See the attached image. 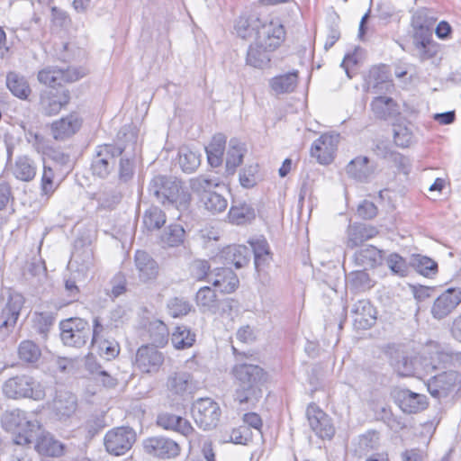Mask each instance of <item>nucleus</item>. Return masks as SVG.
I'll use <instances>...</instances> for the list:
<instances>
[{
    "label": "nucleus",
    "instance_id": "13",
    "mask_svg": "<svg viewBox=\"0 0 461 461\" xmlns=\"http://www.w3.org/2000/svg\"><path fill=\"white\" fill-rule=\"evenodd\" d=\"M23 303L24 298L21 294L11 293L9 294L0 316V332L3 333V336L7 335L16 324Z\"/></svg>",
    "mask_w": 461,
    "mask_h": 461
},
{
    "label": "nucleus",
    "instance_id": "40",
    "mask_svg": "<svg viewBox=\"0 0 461 461\" xmlns=\"http://www.w3.org/2000/svg\"><path fill=\"white\" fill-rule=\"evenodd\" d=\"M6 86L12 94L20 99H27L31 94V88L27 80L15 72L8 73Z\"/></svg>",
    "mask_w": 461,
    "mask_h": 461
},
{
    "label": "nucleus",
    "instance_id": "28",
    "mask_svg": "<svg viewBox=\"0 0 461 461\" xmlns=\"http://www.w3.org/2000/svg\"><path fill=\"white\" fill-rule=\"evenodd\" d=\"M7 420L9 426L13 429H17L18 430H25L29 429L30 431H34L35 429L40 430L41 429L40 422L36 419H33V415L32 413H28L20 409L12 411L7 415Z\"/></svg>",
    "mask_w": 461,
    "mask_h": 461
},
{
    "label": "nucleus",
    "instance_id": "24",
    "mask_svg": "<svg viewBox=\"0 0 461 461\" xmlns=\"http://www.w3.org/2000/svg\"><path fill=\"white\" fill-rule=\"evenodd\" d=\"M397 399L400 408L406 413H416L427 407V397L409 389L401 390Z\"/></svg>",
    "mask_w": 461,
    "mask_h": 461
},
{
    "label": "nucleus",
    "instance_id": "36",
    "mask_svg": "<svg viewBox=\"0 0 461 461\" xmlns=\"http://www.w3.org/2000/svg\"><path fill=\"white\" fill-rule=\"evenodd\" d=\"M226 144V137L216 134L212 137L211 143L205 148L207 159L212 167H219L222 162V156Z\"/></svg>",
    "mask_w": 461,
    "mask_h": 461
},
{
    "label": "nucleus",
    "instance_id": "60",
    "mask_svg": "<svg viewBox=\"0 0 461 461\" xmlns=\"http://www.w3.org/2000/svg\"><path fill=\"white\" fill-rule=\"evenodd\" d=\"M95 345L98 347L99 354L107 359L115 357L120 352L119 344L114 340L102 339Z\"/></svg>",
    "mask_w": 461,
    "mask_h": 461
},
{
    "label": "nucleus",
    "instance_id": "17",
    "mask_svg": "<svg viewBox=\"0 0 461 461\" xmlns=\"http://www.w3.org/2000/svg\"><path fill=\"white\" fill-rule=\"evenodd\" d=\"M134 266L138 278L142 283L154 281L158 276L159 266L158 262L144 250L135 252Z\"/></svg>",
    "mask_w": 461,
    "mask_h": 461
},
{
    "label": "nucleus",
    "instance_id": "57",
    "mask_svg": "<svg viewBox=\"0 0 461 461\" xmlns=\"http://www.w3.org/2000/svg\"><path fill=\"white\" fill-rule=\"evenodd\" d=\"M71 264L77 265V271L85 273L93 267V254L89 249H84L81 254H72Z\"/></svg>",
    "mask_w": 461,
    "mask_h": 461
},
{
    "label": "nucleus",
    "instance_id": "32",
    "mask_svg": "<svg viewBox=\"0 0 461 461\" xmlns=\"http://www.w3.org/2000/svg\"><path fill=\"white\" fill-rule=\"evenodd\" d=\"M256 217V212L252 205L247 203H233L228 212L230 222L236 225H243L251 222Z\"/></svg>",
    "mask_w": 461,
    "mask_h": 461
},
{
    "label": "nucleus",
    "instance_id": "10",
    "mask_svg": "<svg viewBox=\"0 0 461 461\" xmlns=\"http://www.w3.org/2000/svg\"><path fill=\"white\" fill-rule=\"evenodd\" d=\"M339 141V134L327 132L322 134L312 145L311 156L320 164L328 165L332 162Z\"/></svg>",
    "mask_w": 461,
    "mask_h": 461
},
{
    "label": "nucleus",
    "instance_id": "43",
    "mask_svg": "<svg viewBox=\"0 0 461 461\" xmlns=\"http://www.w3.org/2000/svg\"><path fill=\"white\" fill-rule=\"evenodd\" d=\"M194 341L195 334L186 326L176 327L171 336V343L176 349L189 348Z\"/></svg>",
    "mask_w": 461,
    "mask_h": 461
},
{
    "label": "nucleus",
    "instance_id": "29",
    "mask_svg": "<svg viewBox=\"0 0 461 461\" xmlns=\"http://www.w3.org/2000/svg\"><path fill=\"white\" fill-rule=\"evenodd\" d=\"M251 250L243 245L229 246L222 251V258L229 265H233L236 268H241L249 262Z\"/></svg>",
    "mask_w": 461,
    "mask_h": 461
},
{
    "label": "nucleus",
    "instance_id": "16",
    "mask_svg": "<svg viewBox=\"0 0 461 461\" xmlns=\"http://www.w3.org/2000/svg\"><path fill=\"white\" fill-rule=\"evenodd\" d=\"M285 32L284 26L274 21L263 22L260 30L258 31V42L268 50H276L285 40Z\"/></svg>",
    "mask_w": 461,
    "mask_h": 461
},
{
    "label": "nucleus",
    "instance_id": "44",
    "mask_svg": "<svg viewBox=\"0 0 461 461\" xmlns=\"http://www.w3.org/2000/svg\"><path fill=\"white\" fill-rule=\"evenodd\" d=\"M166 222L164 212L157 207L151 206L147 209L142 217V223L148 230H156L160 229Z\"/></svg>",
    "mask_w": 461,
    "mask_h": 461
},
{
    "label": "nucleus",
    "instance_id": "23",
    "mask_svg": "<svg viewBox=\"0 0 461 461\" xmlns=\"http://www.w3.org/2000/svg\"><path fill=\"white\" fill-rule=\"evenodd\" d=\"M167 388L171 395L184 397L194 388L193 377L185 371L174 372L167 377Z\"/></svg>",
    "mask_w": 461,
    "mask_h": 461
},
{
    "label": "nucleus",
    "instance_id": "19",
    "mask_svg": "<svg viewBox=\"0 0 461 461\" xmlns=\"http://www.w3.org/2000/svg\"><path fill=\"white\" fill-rule=\"evenodd\" d=\"M351 312L355 325L358 329L366 330L375 324L376 311L368 300L362 299L353 304Z\"/></svg>",
    "mask_w": 461,
    "mask_h": 461
},
{
    "label": "nucleus",
    "instance_id": "52",
    "mask_svg": "<svg viewBox=\"0 0 461 461\" xmlns=\"http://www.w3.org/2000/svg\"><path fill=\"white\" fill-rule=\"evenodd\" d=\"M62 68L57 67H47L38 73V80L46 86L55 89L56 86H60V78L62 77Z\"/></svg>",
    "mask_w": 461,
    "mask_h": 461
},
{
    "label": "nucleus",
    "instance_id": "31",
    "mask_svg": "<svg viewBox=\"0 0 461 461\" xmlns=\"http://www.w3.org/2000/svg\"><path fill=\"white\" fill-rule=\"evenodd\" d=\"M274 50L267 49L256 39V42L250 45L248 50L247 64L257 68H262L270 62V52Z\"/></svg>",
    "mask_w": 461,
    "mask_h": 461
},
{
    "label": "nucleus",
    "instance_id": "56",
    "mask_svg": "<svg viewBox=\"0 0 461 461\" xmlns=\"http://www.w3.org/2000/svg\"><path fill=\"white\" fill-rule=\"evenodd\" d=\"M413 264L417 271L424 276H433L438 270V264L428 257L418 256Z\"/></svg>",
    "mask_w": 461,
    "mask_h": 461
},
{
    "label": "nucleus",
    "instance_id": "12",
    "mask_svg": "<svg viewBox=\"0 0 461 461\" xmlns=\"http://www.w3.org/2000/svg\"><path fill=\"white\" fill-rule=\"evenodd\" d=\"M122 151L123 148L120 146L99 147L92 162L93 174L102 178L107 176L115 163V157L122 155Z\"/></svg>",
    "mask_w": 461,
    "mask_h": 461
},
{
    "label": "nucleus",
    "instance_id": "3",
    "mask_svg": "<svg viewBox=\"0 0 461 461\" xmlns=\"http://www.w3.org/2000/svg\"><path fill=\"white\" fill-rule=\"evenodd\" d=\"M3 393L10 399L29 398L41 401L46 396L43 384L28 374L16 375L3 384Z\"/></svg>",
    "mask_w": 461,
    "mask_h": 461
},
{
    "label": "nucleus",
    "instance_id": "63",
    "mask_svg": "<svg viewBox=\"0 0 461 461\" xmlns=\"http://www.w3.org/2000/svg\"><path fill=\"white\" fill-rule=\"evenodd\" d=\"M413 29V45L414 44H423L430 41H434L432 40V29L428 26H420V25H411Z\"/></svg>",
    "mask_w": 461,
    "mask_h": 461
},
{
    "label": "nucleus",
    "instance_id": "58",
    "mask_svg": "<svg viewBox=\"0 0 461 461\" xmlns=\"http://www.w3.org/2000/svg\"><path fill=\"white\" fill-rule=\"evenodd\" d=\"M258 165L246 166L240 172V183L245 188L253 187L257 184Z\"/></svg>",
    "mask_w": 461,
    "mask_h": 461
},
{
    "label": "nucleus",
    "instance_id": "14",
    "mask_svg": "<svg viewBox=\"0 0 461 461\" xmlns=\"http://www.w3.org/2000/svg\"><path fill=\"white\" fill-rule=\"evenodd\" d=\"M309 425L321 438H331L335 429L329 416L315 404H310L306 410Z\"/></svg>",
    "mask_w": 461,
    "mask_h": 461
},
{
    "label": "nucleus",
    "instance_id": "30",
    "mask_svg": "<svg viewBox=\"0 0 461 461\" xmlns=\"http://www.w3.org/2000/svg\"><path fill=\"white\" fill-rule=\"evenodd\" d=\"M262 21L256 14L240 15L235 23V31L239 37L249 39L258 37V31L260 30Z\"/></svg>",
    "mask_w": 461,
    "mask_h": 461
},
{
    "label": "nucleus",
    "instance_id": "33",
    "mask_svg": "<svg viewBox=\"0 0 461 461\" xmlns=\"http://www.w3.org/2000/svg\"><path fill=\"white\" fill-rule=\"evenodd\" d=\"M195 303L203 312L215 313L219 309L217 295L210 286H203L197 291Z\"/></svg>",
    "mask_w": 461,
    "mask_h": 461
},
{
    "label": "nucleus",
    "instance_id": "45",
    "mask_svg": "<svg viewBox=\"0 0 461 461\" xmlns=\"http://www.w3.org/2000/svg\"><path fill=\"white\" fill-rule=\"evenodd\" d=\"M185 233L181 225L171 224L164 230L160 236V241L164 246L177 247L184 242Z\"/></svg>",
    "mask_w": 461,
    "mask_h": 461
},
{
    "label": "nucleus",
    "instance_id": "11",
    "mask_svg": "<svg viewBox=\"0 0 461 461\" xmlns=\"http://www.w3.org/2000/svg\"><path fill=\"white\" fill-rule=\"evenodd\" d=\"M164 355L154 346H141L136 352L135 366L142 373H158L164 363Z\"/></svg>",
    "mask_w": 461,
    "mask_h": 461
},
{
    "label": "nucleus",
    "instance_id": "6",
    "mask_svg": "<svg viewBox=\"0 0 461 461\" xmlns=\"http://www.w3.org/2000/svg\"><path fill=\"white\" fill-rule=\"evenodd\" d=\"M426 384L430 395L441 400L461 387V374L455 370L444 371L429 378Z\"/></svg>",
    "mask_w": 461,
    "mask_h": 461
},
{
    "label": "nucleus",
    "instance_id": "62",
    "mask_svg": "<svg viewBox=\"0 0 461 461\" xmlns=\"http://www.w3.org/2000/svg\"><path fill=\"white\" fill-rule=\"evenodd\" d=\"M210 265L206 260H194L190 267V273L194 279L201 281L209 277Z\"/></svg>",
    "mask_w": 461,
    "mask_h": 461
},
{
    "label": "nucleus",
    "instance_id": "5",
    "mask_svg": "<svg viewBox=\"0 0 461 461\" xmlns=\"http://www.w3.org/2000/svg\"><path fill=\"white\" fill-rule=\"evenodd\" d=\"M60 338L66 346L82 348L90 335L88 322L81 318H70L60 322Z\"/></svg>",
    "mask_w": 461,
    "mask_h": 461
},
{
    "label": "nucleus",
    "instance_id": "34",
    "mask_svg": "<svg viewBox=\"0 0 461 461\" xmlns=\"http://www.w3.org/2000/svg\"><path fill=\"white\" fill-rule=\"evenodd\" d=\"M387 77L384 68H372L367 78L368 89L375 94L389 92L393 84Z\"/></svg>",
    "mask_w": 461,
    "mask_h": 461
},
{
    "label": "nucleus",
    "instance_id": "22",
    "mask_svg": "<svg viewBox=\"0 0 461 461\" xmlns=\"http://www.w3.org/2000/svg\"><path fill=\"white\" fill-rule=\"evenodd\" d=\"M157 424L164 429L176 431L185 437L190 436L194 430L189 420L169 412L159 414Z\"/></svg>",
    "mask_w": 461,
    "mask_h": 461
},
{
    "label": "nucleus",
    "instance_id": "42",
    "mask_svg": "<svg viewBox=\"0 0 461 461\" xmlns=\"http://www.w3.org/2000/svg\"><path fill=\"white\" fill-rule=\"evenodd\" d=\"M254 253V264L258 271L270 261L269 246L265 239H256L250 242Z\"/></svg>",
    "mask_w": 461,
    "mask_h": 461
},
{
    "label": "nucleus",
    "instance_id": "8",
    "mask_svg": "<svg viewBox=\"0 0 461 461\" xmlns=\"http://www.w3.org/2000/svg\"><path fill=\"white\" fill-rule=\"evenodd\" d=\"M142 447L146 454L160 459L176 458L181 452V447L176 441L163 436L145 438Z\"/></svg>",
    "mask_w": 461,
    "mask_h": 461
},
{
    "label": "nucleus",
    "instance_id": "20",
    "mask_svg": "<svg viewBox=\"0 0 461 461\" xmlns=\"http://www.w3.org/2000/svg\"><path fill=\"white\" fill-rule=\"evenodd\" d=\"M208 282L224 294L234 292L240 284L237 275L228 267L217 268L213 273H210Z\"/></svg>",
    "mask_w": 461,
    "mask_h": 461
},
{
    "label": "nucleus",
    "instance_id": "15",
    "mask_svg": "<svg viewBox=\"0 0 461 461\" xmlns=\"http://www.w3.org/2000/svg\"><path fill=\"white\" fill-rule=\"evenodd\" d=\"M461 303V289L448 288L443 292L431 307V314L437 320H442L449 315Z\"/></svg>",
    "mask_w": 461,
    "mask_h": 461
},
{
    "label": "nucleus",
    "instance_id": "25",
    "mask_svg": "<svg viewBox=\"0 0 461 461\" xmlns=\"http://www.w3.org/2000/svg\"><path fill=\"white\" fill-rule=\"evenodd\" d=\"M35 449L41 455L59 456L63 454V445L56 440L52 435L40 429L37 433Z\"/></svg>",
    "mask_w": 461,
    "mask_h": 461
},
{
    "label": "nucleus",
    "instance_id": "51",
    "mask_svg": "<svg viewBox=\"0 0 461 461\" xmlns=\"http://www.w3.org/2000/svg\"><path fill=\"white\" fill-rule=\"evenodd\" d=\"M149 338L154 347H162L167 342L168 330L164 322L154 321L149 326Z\"/></svg>",
    "mask_w": 461,
    "mask_h": 461
},
{
    "label": "nucleus",
    "instance_id": "54",
    "mask_svg": "<svg viewBox=\"0 0 461 461\" xmlns=\"http://www.w3.org/2000/svg\"><path fill=\"white\" fill-rule=\"evenodd\" d=\"M387 267L390 270L399 276H406L408 275L409 267L406 260L397 253L390 254L386 258Z\"/></svg>",
    "mask_w": 461,
    "mask_h": 461
},
{
    "label": "nucleus",
    "instance_id": "4",
    "mask_svg": "<svg viewBox=\"0 0 461 461\" xmlns=\"http://www.w3.org/2000/svg\"><path fill=\"white\" fill-rule=\"evenodd\" d=\"M137 440L136 431L129 426H120L109 429L104 438L107 453L114 456L125 455Z\"/></svg>",
    "mask_w": 461,
    "mask_h": 461
},
{
    "label": "nucleus",
    "instance_id": "9",
    "mask_svg": "<svg viewBox=\"0 0 461 461\" xmlns=\"http://www.w3.org/2000/svg\"><path fill=\"white\" fill-rule=\"evenodd\" d=\"M69 92L64 88L41 91L40 95L39 111L46 116L55 115L69 103Z\"/></svg>",
    "mask_w": 461,
    "mask_h": 461
},
{
    "label": "nucleus",
    "instance_id": "37",
    "mask_svg": "<svg viewBox=\"0 0 461 461\" xmlns=\"http://www.w3.org/2000/svg\"><path fill=\"white\" fill-rule=\"evenodd\" d=\"M37 167L32 159L27 156L19 157L14 166V176L24 182L32 181L36 176Z\"/></svg>",
    "mask_w": 461,
    "mask_h": 461
},
{
    "label": "nucleus",
    "instance_id": "48",
    "mask_svg": "<svg viewBox=\"0 0 461 461\" xmlns=\"http://www.w3.org/2000/svg\"><path fill=\"white\" fill-rule=\"evenodd\" d=\"M18 356L21 360L26 363H36L41 352L38 345L32 340H23L18 347Z\"/></svg>",
    "mask_w": 461,
    "mask_h": 461
},
{
    "label": "nucleus",
    "instance_id": "61",
    "mask_svg": "<svg viewBox=\"0 0 461 461\" xmlns=\"http://www.w3.org/2000/svg\"><path fill=\"white\" fill-rule=\"evenodd\" d=\"M416 55L422 61L432 59L438 51V45L435 41L423 44H414Z\"/></svg>",
    "mask_w": 461,
    "mask_h": 461
},
{
    "label": "nucleus",
    "instance_id": "49",
    "mask_svg": "<svg viewBox=\"0 0 461 461\" xmlns=\"http://www.w3.org/2000/svg\"><path fill=\"white\" fill-rule=\"evenodd\" d=\"M58 186L59 183L55 180L54 169L50 165L44 164L41 180V194L49 198Z\"/></svg>",
    "mask_w": 461,
    "mask_h": 461
},
{
    "label": "nucleus",
    "instance_id": "35",
    "mask_svg": "<svg viewBox=\"0 0 461 461\" xmlns=\"http://www.w3.org/2000/svg\"><path fill=\"white\" fill-rule=\"evenodd\" d=\"M246 153L245 145L237 139L229 141V149L226 155V169L233 174L236 168L241 164Z\"/></svg>",
    "mask_w": 461,
    "mask_h": 461
},
{
    "label": "nucleus",
    "instance_id": "18",
    "mask_svg": "<svg viewBox=\"0 0 461 461\" xmlns=\"http://www.w3.org/2000/svg\"><path fill=\"white\" fill-rule=\"evenodd\" d=\"M50 408L59 420H67L77 411V397L70 392L57 391Z\"/></svg>",
    "mask_w": 461,
    "mask_h": 461
},
{
    "label": "nucleus",
    "instance_id": "53",
    "mask_svg": "<svg viewBox=\"0 0 461 461\" xmlns=\"http://www.w3.org/2000/svg\"><path fill=\"white\" fill-rule=\"evenodd\" d=\"M437 21L435 12L428 8H419L413 14L411 18V25H422L433 28L434 23Z\"/></svg>",
    "mask_w": 461,
    "mask_h": 461
},
{
    "label": "nucleus",
    "instance_id": "55",
    "mask_svg": "<svg viewBox=\"0 0 461 461\" xmlns=\"http://www.w3.org/2000/svg\"><path fill=\"white\" fill-rule=\"evenodd\" d=\"M393 140L395 144L402 148H406L412 142V131L405 125H393Z\"/></svg>",
    "mask_w": 461,
    "mask_h": 461
},
{
    "label": "nucleus",
    "instance_id": "26",
    "mask_svg": "<svg viewBox=\"0 0 461 461\" xmlns=\"http://www.w3.org/2000/svg\"><path fill=\"white\" fill-rule=\"evenodd\" d=\"M80 125L81 122L77 114H69L61 118L51 125L53 138L57 140H65L75 134Z\"/></svg>",
    "mask_w": 461,
    "mask_h": 461
},
{
    "label": "nucleus",
    "instance_id": "38",
    "mask_svg": "<svg viewBox=\"0 0 461 461\" xmlns=\"http://www.w3.org/2000/svg\"><path fill=\"white\" fill-rule=\"evenodd\" d=\"M298 81V72L293 71L276 76L270 80V86L276 94L293 92Z\"/></svg>",
    "mask_w": 461,
    "mask_h": 461
},
{
    "label": "nucleus",
    "instance_id": "46",
    "mask_svg": "<svg viewBox=\"0 0 461 461\" xmlns=\"http://www.w3.org/2000/svg\"><path fill=\"white\" fill-rule=\"evenodd\" d=\"M367 163L368 158L366 157L357 158L347 166V172L359 181H366L372 172Z\"/></svg>",
    "mask_w": 461,
    "mask_h": 461
},
{
    "label": "nucleus",
    "instance_id": "7",
    "mask_svg": "<svg viewBox=\"0 0 461 461\" xmlns=\"http://www.w3.org/2000/svg\"><path fill=\"white\" fill-rule=\"evenodd\" d=\"M192 411L195 423L203 430L214 429L220 420V406L210 398H200L195 401Z\"/></svg>",
    "mask_w": 461,
    "mask_h": 461
},
{
    "label": "nucleus",
    "instance_id": "59",
    "mask_svg": "<svg viewBox=\"0 0 461 461\" xmlns=\"http://www.w3.org/2000/svg\"><path fill=\"white\" fill-rule=\"evenodd\" d=\"M169 313L173 317L186 315L192 308V305L183 298H173L167 304Z\"/></svg>",
    "mask_w": 461,
    "mask_h": 461
},
{
    "label": "nucleus",
    "instance_id": "2",
    "mask_svg": "<svg viewBox=\"0 0 461 461\" xmlns=\"http://www.w3.org/2000/svg\"><path fill=\"white\" fill-rule=\"evenodd\" d=\"M148 189L158 203L177 210L185 209L191 200L182 183L173 176H156L150 180Z\"/></svg>",
    "mask_w": 461,
    "mask_h": 461
},
{
    "label": "nucleus",
    "instance_id": "64",
    "mask_svg": "<svg viewBox=\"0 0 461 461\" xmlns=\"http://www.w3.org/2000/svg\"><path fill=\"white\" fill-rule=\"evenodd\" d=\"M217 185V183L203 176H199L190 180L191 189L196 193L205 194V192H212L210 189Z\"/></svg>",
    "mask_w": 461,
    "mask_h": 461
},
{
    "label": "nucleus",
    "instance_id": "39",
    "mask_svg": "<svg viewBox=\"0 0 461 461\" xmlns=\"http://www.w3.org/2000/svg\"><path fill=\"white\" fill-rule=\"evenodd\" d=\"M371 108L377 118L384 120L398 113L395 102L393 98L387 96L375 97L371 103Z\"/></svg>",
    "mask_w": 461,
    "mask_h": 461
},
{
    "label": "nucleus",
    "instance_id": "41",
    "mask_svg": "<svg viewBox=\"0 0 461 461\" xmlns=\"http://www.w3.org/2000/svg\"><path fill=\"white\" fill-rule=\"evenodd\" d=\"M178 163L184 172L192 173L201 164V155L189 147H181L178 151Z\"/></svg>",
    "mask_w": 461,
    "mask_h": 461
},
{
    "label": "nucleus",
    "instance_id": "21",
    "mask_svg": "<svg viewBox=\"0 0 461 461\" xmlns=\"http://www.w3.org/2000/svg\"><path fill=\"white\" fill-rule=\"evenodd\" d=\"M378 233L375 227L364 223L349 224L347 230L346 246L354 249L363 242L373 239Z\"/></svg>",
    "mask_w": 461,
    "mask_h": 461
},
{
    "label": "nucleus",
    "instance_id": "50",
    "mask_svg": "<svg viewBox=\"0 0 461 461\" xmlns=\"http://www.w3.org/2000/svg\"><path fill=\"white\" fill-rule=\"evenodd\" d=\"M348 282L351 289L357 292L370 289L374 284L369 275L363 271H353L348 276Z\"/></svg>",
    "mask_w": 461,
    "mask_h": 461
},
{
    "label": "nucleus",
    "instance_id": "1",
    "mask_svg": "<svg viewBox=\"0 0 461 461\" xmlns=\"http://www.w3.org/2000/svg\"><path fill=\"white\" fill-rule=\"evenodd\" d=\"M235 378L234 399L240 404L258 399L261 393L260 386L266 380L264 370L258 365L237 364L231 371Z\"/></svg>",
    "mask_w": 461,
    "mask_h": 461
},
{
    "label": "nucleus",
    "instance_id": "27",
    "mask_svg": "<svg viewBox=\"0 0 461 461\" xmlns=\"http://www.w3.org/2000/svg\"><path fill=\"white\" fill-rule=\"evenodd\" d=\"M353 260L357 266L364 268H374L382 264L383 251L375 246L368 245L357 250L353 256Z\"/></svg>",
    "mask_w": 461,
    "mask_h": 461
},
{
    "label": "nucleus",
    "instance_id": "47",
    "mask_svg": "<svg viewBox=\"0 0 461 461\" xmlns=\"http://www.w3.org/2000/svg\"><path fill=\"white\" fill-rule=\"evenodd\" d=\"M202 202L204 208L212 213L222 212L228 205L227 200L216 192H205V194H203Z\"/></svg>",
    "mask_w": 461,
    "mask_h": 461
}]
</instances>
